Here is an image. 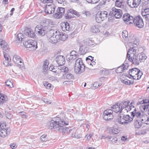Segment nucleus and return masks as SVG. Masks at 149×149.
Wrapping results in <instances>:
<instances>
[{
  "instance_id": "nucleus-62",
  "label": "nucleus",
  "mask_w": 149,
  "mask_h": 149,
  "mask_svg": "<svg viewBox=\"0 0 149 149\" xmlns=\"http://www.w3.org/2000/svg\"><path fill=\"white\" fill-rule=\"evenodd\" d=\"M112 138V136H105L104 135H102L101 139L107 138L108 140H111Z\"/></svg>"
},
{
  "instance_id": "nucleus-36",
  "label": "nucleus",
  "mask_w": 149,
  "mask_h": 149,
  "mask_svg": "<svg viewBox=\"0 0 149 149\" xmlns=\"http://www.w3.org/2000/svg\"><path fill=\"white\" fill-rule=\"evenodd\" d=\"M78 55H68L66 57L68 61H70L73 60L78 57Z\"/></svg>"
},
{
  "instance_id": "nucleus-20",
  "label": "nucleus",
  "mask_w": 149,
  "mask_h": 149,
  "mask_svg": "<svg viewBox=\"0 0 149 149\" xmlns=\"http://www.w3.org/2000/svg\"><path fill=\"white\" fill-rule=\"evenodd\" d=\"M139 119L142 123L149 124V118L147 115L143 114L142 113L141 116Z\"/></svg>"
},
{
  "instance_id": "nucleus-18",
  "label": "nucleus",
  "mask_w": 149,
  "mask_h": 149,
  "mask_svg": "<svg viewBox=\"0 0 149 149\" xmlns=\"http://www.w3.org/2000/svg\"><path fill=\"white\" fill-rule=\"evenodd\" d=\"M134 110L133 111L131 112V116L133 118L136 117V119H139L141 116L142 113L139 111L136 110V109L134 107V108H133Z\"/></svg>"
},
{
  "instance_id": "nucleus-42",
  "label": "nucleus",
  "mask_w": 149,
  "mask_h": 149,
  "mask_svg": "<svg viewBox=\"0 0 149 149\" xmlns=\"http://www.w3.org/2000/svg\"><path fill=\"white\" fill-rule=\"evenodd\" d=\"M134 8L137 7L140 4L141 0H134Z\"/></svg>"
},
{
  "instance_id": "nucleus-53",
  "label": "nucleus",
  "mask_w": 149,
  "mask_h": 149,
  "mask_svg": "<svg viewBox=\"0 0 149 149\" xmlns=\"http://www.w3.org/2000/svg\"><path fill=\"white\" fill-rule=\"evenodd\" d=\"M40 1L44 3H51L53 2V0H40Z\"/></svg>"
},
{
  "instance_id": "nucleus-54",
  "label": "nucleus",
  "mask_w": 149,
  "mask_h": 149,
  "mask_svg": "<svg viewBox=\"0 0 149 149\" xmlns=\"http://www.w3.org/2000/svg\"><path fill=\"white\" fill-rule=\"evenodd\" d=\"M117 139H118L116 137H113V138L112 137L110 140L111 141V142L113 144H114L116 143Z\"/></svg>"
},
{
  "instance_id": "nucleus-21",
  "label": "nucleus",
  "mask_w": 149,
  "mask_h": 149,
  "mask_svg": "<svg viewBox=\"0 0 149 149\" xmlns=\"http://www.w3.org/2000/svg\"><path fill=\"white\" fill-rule=\"evenodd\" d=\"M121 106L120 103H118L114 105H113L111 108L113 109V111L116 113L120 112V113H122V111L123 109H121Z\"/></svg>"
},
{
  "instance_id": "nucleus-2",
  "label": "nucleus",
  "mask_w": 149,
  "mask_h": 149,
  "mask_svg": "<svg viewBox=\"0 0 149 149\" xmlns=\"http://www.w3.org/2000/svg\"><path fill=\"white\" fill-rule=\"evenodd\" d=\"M54 33H50L47 35L48 41L52 44H55L59 41L61 40L64 41L67 38L63 34L61 35V33L56 30H54Z\"/></svg>"
},
{
  "instance_id": "nucleus-45",
  "label": "nucleus",
  "mask_w": 149,
  "mask_h": 149,
  "mask_svg": "<svg viewBox=\"0 0 149 149\" xmlns=\"http://www.w3.org/2000/svg\"><path fill=\"white\" fill-rule=\"evenodd\" d=\"M69 71V69L68 68L65 66H61V72L65 73H67Z\"/></svg>"
},
{
  "instance_id": "nucleus-10",
  "label": "nucleus",
  "mask_w": 149,
  "mask_h": 149,
  "mask_svg": "<svg viewBox=\"0 0 149 149\" xmlns=\"http://www.w3.org/2000/svg\"><path fill=\"white\" fill-rule=\"evenodd\" d=\"M133 23H134L136 26L139 28H142L144 25L143 19L140 15H138L134 18Z\"/></svg>"
},
{
  "instance_id": "nucleus-19",
  "label": "nucleus",
  "mask_w": 149,
  "mask_h": 149,
  "mask_svg": "<svg viewBox=\"0 0 149 149\" xmlns=\"http://www.w3.org/2000/svg\"><path fill=\"white\" fill-rule=\"evenodd\" d=\"M24 34L29 37L33 38L36 35L34 31L31 28H26L24 31Z\"/></svg>"
},
{
  "instance_id": "nucleus-58",
  "label": "nucleus",
  "mask_w": 149,
  "mask_h": 149,
  "mask_svg": "<svg viewBox=\"0 0 149 149\" xmlns=\"http://www.w3.org/2000/svg\"><path fill=\"white\" fill-rule=\"evenodd\" d=\"M6 85L8 86L9 87H10L11 88L13 87V84L10 81H6Z\"/></svg>"
},
{
  "instance_id": "nucleus-31",
  "label": "nucleus",
  "mask_w": 149,
  "mask_h": 149,
  "mask_svg": "<svg viewBox=\"0 0 149 149\" xmlns=\"http://www.w3.org/2000/svg\"><path fill=\"white\" fill-rule=\"evenodd\" d=\"M119 130L116 128L112 127L109 129V133L110 134H112L115 135L119 133Z\"/></svg>"
},
{
  "instance_id": "nucleus-37",
  "label": "nucleus",
  "mask_w": 149,
  "mask_h": 149,
  "mask_svg": "<svg viewBox=\"0 0 149 149\" xmlns=\"http://www.w3.org/2000/svg\"><path fill=\"white\" fill-rule=\"evenodd\" d=\"M141 104L140 106V109L142 111H146L148 110L147 104H142V103L139 102Z\"/></svg>"
},
{
  "instance_id": "nucleus-23",
  "label": "nucleus",
  "mask_w": 149,
  "mask_h": 149,
  "mask_svg": "<svg viewBox=\"0 0 149 149\" xmlns=\"http://www.w3.org/2000/svg\"><path fill=\"white\" fill-rule=\"evenodd\" d=\"M61 26L62 30L64 31H69L71 29L70 28L69 24L67 22L62 23Z\"/></svg>"
},
{
  "instance_id": "nucleus-6",
  "label": "nucleus",
  "mask_w": 149,
  "mask_h": 149,
  "mask_svg": "<svg viewBox=\"0 0 149 149\" xmlns=\"http://www.w3.org/2000/svg\"><path fill=\"white\" fill-rule=\"evenodd\" d=\"M128 73L130 76L135 80L140 79L143 74L142 72L136 68L130 69Z\"/></svg>"
},
{
  "instance_id": "nucleus-12",
  "label": "nucleus",
  "mask_w": 149,
  "mask_h": 149,
  "mask_svg": "<svg viewBox=\"0 0 149 149\" xmlns=\"http://www.w3.org/2000/svg\"><path fill=\"white\" fill-rule=\"evenodd\" d=\"M13 60L14 63L17 64L18 67L21 68L24 66L23 61L19 56L15 55L13 57Z\"/></svg>"
},
{
  "instance_id": "nucleus-49",
  "label": "nucleus",
  "mask_w": 149,
  "mask_h": 149,
  "mask_svg": "<svg viewBox=\"0 0 149 149\" xmlns=\"http://www.w3.org/2000/svg\"><path fill=\"white\" fill-rule=\"evenodd\" d=\"M93 57L91 56H89L86 58V61L88 64H89L90 62H91L92 60H93Z\"/></svg>"
},
{
  "instance_id": "nucleus-14",
  "label": "nucleus",
  "mask_w": 149,
  "mask_h": 149,
  "mask_svg": "<svg viewBox=\"0 0 149 149\" xmlns=\"http://www.w3.org/2000/svg\"><path fill=\"white\" fill-rule=\"evenodd\" d=\"M65 11V8L59 7L56 10V13L53 14V17L56 19L61 18L64 15Z\"/></svg>"
},
{
  "instance_id": "nucleus-33",
  "label": "nucleus",
  "mask_w": 149,
  "mask_h": 149,
  "mask_svg": "<svg viewBox=\"0 0 149 149\" xmlns=\"http://www.w3.org/2000/svg\"><path fill=\"white\" fill-rule=\"evenodd\" d=\"M91 31L93 33H98L100 32L98 25H93L91 28Z\"/></svg>"
},
{
  "instance_id": "nucleus-28",
  "label": "nucleus",
  "mask_w": 149,
  "mask_h": 149,
  "mask_svg": "<svg viewBox=\"0 0 149 149\" xmlns=\"http://www.w3.org/2000/svg\"><path fill=\"white\" fill-rule=\"evenodd\" d=\"M147 10H144L145 12H142V15L144 19H145L146 23H149V10L147 12Z\"/></svg>"
},
{
  "instance_id": "nucleus-57",
  "label": "nucleus",
  "mask_w": 149,
  "mask_h": 149,
  "mask_svg": "<svg viewBox=\"0 0 149 149\" xmlns=\"http://www.w3.org/2000/svg\"><path fill=\"white\" fill-rule=\"evenodd\" d=\"M3 54L5 60L7 61L8 62H10V59L8 58V54L4 52H3Z\"/></svg>"
},
{
  "instance_id": "nucleus-17",
  "label": "nucleus",
  "mask_w": 149,
  "mask_h": 149,
  "mask_svg": "<svg viewBox=\"0 0 149 149\" xmlns=\"http://www.w3.org/2000/svg\"><path fill=\"white\" fill-rule=\"evenodd\" d=\"M55 60L56 62L59 66H62L65 64V57L63 56L58 55L57 56Z\"/></svg>"
},
{
  "instance_id": "nucleus-3",
  "label": "nucleus",
  "mask_w": 149,
  "mask_h": 149,
  "mask_svg": "<svg viewBox=\"0 0 149 149\" xmlns=\"http://www.w3.org/2000/svg\"><path fill=\"white\" fill-rule=\"evenodd\" d=\"M139 41L134 37L131 39L130 41L129 42L128 45L130 46V48L127 52V57L128 59L129 58H131L136 54L137 49L136 47L139 45Z\"/></svg>"
},
{
  "instance_id": "nucleus-34",
  "label": "nucleus",
  "mask_w": 149,
  "mask_h": 149,
  "mask_svg": "<svg viewBox=\"0 0 149 149\" xmlns=\"http://www.w3.org/2000/svg\"><path fill=\"white\" fill-rule=\"evenodd\" d=\"M72 128V127H65V128H63V127L60 130H62L63 133H70L71 131H72V130H71ZM74 130V129H73V131Z\"/></svg>"
},
{
  "instance_id": "nucleus-55",
  "label": "nucleus",
  "mask_w": 149,
  "mask_h": 149,
  "mask_svg": "<svg viewBox=\"0 0 149 149\" xmlns=\"http://www.w3.org/2000/svg\"><path fill=\"white\" fill-rule=\"evenodd\" d=\"M72 82V81H66L63 82V84L64 85H69L71 84Z\"/></svg>"
},
{
  "instance_id": "nucleus-26",
  "label": "nucleus",
  "mask_w": 149,
  "mask_h": 149,
  "mask_svg": "<svg viewBox=\"0 0 149 149\" xmlns=\"http://www.w3.org/2000/svg\"><path fill=\"white\" fill-rule=\"evenodd\" d=\"M63 78L68 80L71 81L74 79V76L71 73H67L63 74Z\"/></svg>"
},
{
  "instance_id": "nucleus-22",
  "label": "nucleus",
  "mask_w": 149,
  "mask_h": 149,
  "mask_svg": "<svg viewBox=\"0 0 149 149\" xmlns=\"http://www.w3.org/2000/svg\"><path fill=\"white\" fill-rule=\"evenodd\" d=\"M10 129H1L0 130V136L5 137L10 134Z\"/></svg>"
},
{
  "instance_id": "nucleus-50",
  "label": "nucleus",
  "mask_w": 149,
  "mask_h": 149,
  "mask_svg": "<svg viewBox=\"0 0 149 149\" xmlns=\"http://www.w3.org/2000/svg\"><path fill=\"white\" fill-rule=\"evenodd\" d=\"M6 123L5 122H1L0 124V127L1 129H6L7 128L6 127Z\"/></svg>"
},
{
  "instance_id": "nucleus-16",
  "label": "nucleus",
  "mask_w": 149,
  "mask_h": 149,
  "mask_svg": "<svg viewBox=\"0 0 149 149\" xmlns=\"http://www.w3.org/2000/svg\"><path fill=\"white\" fill-rule=\"evenodd\" d=\"M134 17L132 16L128 13L124 14L123 17V19L126 24H131L132 23Z\"/></svg>"
},
{
  "instance_id": "nucleus-27",
  "label": "nucleus",
  "mask_w": 149,
  "mask_h": 149,
  "mask_svg": "<svg viewBox=\"0 0 149 149\" xmlns=\"http://www.w3.org/2000/svg\"><path fill=\"white\" fill-rule=\"evenodd\" d=\"M84 65L82 62V61L81 58H79L77 59L75 61V66H76V71H78V67H79L80 65Z\"/></svg>"
},
{
  "instance_id": "nucleus-1",
  "label": "nucleus",
  "mask_w": 149,
  "mask_h": 149,
  "mask_svg": "<svg viewBox=\"0 0 149 149\" xmlns=\"http://www.w3.org/2000/svg\"><path fill=\"white\" fill-rule=\"evenodd\" d=\"M68 125V123H65L63 120L58 117L53 118L49 124V129L55 131H58L63 127V126Z\"/></svg>"
},
{
  "instance_id": "nucleus-46",
  "label": "nucleus",
  "mask_w": 149,
  "mask_h": 149,
  "mask_svg": "<svg viewBox=\"0 0 149 149\" xmlns=\"http://www.w3.org/2000/svg\"><path fill=\"white\" fill-rule=\"evenodd\" d=\"M122 36L123 38L127 37L128 36V32L126 30H124L122 32Z\"/></svg>"
},
{
  "instance_id": "nucleus-60",
  "label": "nucleus",
  "mask_w": 149,
  "mask_h": 149,
  "mask_svg": "<svg viewBox=\"0 0 149 149\" xmlns=\"http://www.w3.org/2000/svg\"><path fill=\"white\" fill-rule=\"evenodd\" d=\"M140 102L142 103V104L148 105L149 103V100H143Z\"/></svg>"
},
{
  "instance_id": "nucleus-39",
  "label": "nucleus",
  "mask_w": 149,
  "mask_h": 149,
  "mask_svg": "<svg viewBox=\"0 0 149 149\" xmlns=\"http://www.w3.org/2000/svg\"><path fill=\"white\" fill-rule=\"evenodd\" d=\"M68 13H70V14H74V15L78 17L79 16V15L78 12L77 11L74 10L73 9H70L68 10Z\"/></svg>"
},
{
  "instance_id": "nucleus-64",
  "label": "nucleus",
  "mask_w": 149,
  "mask_h": 149,
  "mask_svg": "<svg viewBox=\"0 0 149 149\" xmlns=\"http://www.w3.org/2000/svg\"><path fill=\"white\" fill-rule=\"evenodd\" d=\"M9 62H5L3 63V64L5 65L6 66H12V63H10Z\"/></svg>"
},
{
  "instance_id": "nucleus-29",
  "label": "nucleus",
  "mask_w": 149,
  "mask_h": 149,
  "mask_svg": "<svg viewBox=\"0 0 149 149\" xmlns=\"http://www.w3.org/2000/svg\"><path fill=\"white\" fill-rule=\"evenodd\" d=\"M85 65H80L79 67H78V71H76V66L74 67V71L75 73L77 74H80L81 73L85 71Z\"/></svg>"
},
{
  "instance_id": "nucleus-52",
  "label": "nucleus",
  "mask_w": 149,
  "mask_h": 149,
  "mask_svg": "<svg viewBox=\"0 0 149 149\" xmlns=\"http://www.w3.org/2000/svg\"><path fill=\"white\" fill-rule=\"evenodd\" d=\"M0 45L4 49H6L8 47V45L6 42H4L3 44H1Z\"/></svg>"
},
{
  "instance_id": "nucleus-8",
  "label": "nucleus",
  "mask_w": 149,
  "mask_h": 149,
  "mask_svg": "<svg viewBox=\"0 0 149 149\" xmlns=\"http://www.w3.org/2000/svg\"><path fill=\"white\" fill-rule=\"evenodd\" d=\"M122 12L120 9L116 8L115 7H113L112 8V11L108 15V20L109 21L111 20V19L110 18L111 17H115L116 18H119L122 16Z\"/></svg>"
},
{
  "instance_id": "nucleus-61",
  "label": "nucleus",
  "mask_w": 149,
  "mask_h": 149,
  "mask_svg": "<svg viewBox=\"0 0 149 149\" xmlns=\"http://www.w3.org/2000/svg\"><path fill=\"white\" fill-rule=\"evenodd\" d=\"M121 81L122 83L128 85L129 80L127 79H125L124 80H122Z\"/></svg>"
},
{
  "instance_id": "nucleus-25",
  "label": "nucleus",
  "mask_w": 149,
  "mask_h": 149,
  "mask_svg": "<svg viewBox=\"0 0 149 149\" xmlns=\"http://www.w3.org/2000/svg\"><path fill=\"white\" fill-rule=\"evenodd\" d=\"M74 130L71 131L70 133H71V136L74 138L79 139L81 137V135L80 134H78L75 127H72L71 130Z\"/></svg>"
},
{
  "instance_id": "nucleus-9",
  "label": "nucleus",
  "mask_w": 149,
  "mask_h": 149,
  "mask_svg": "<svg viewBox=\"0 0 149 149\" xmlns=\"http://www.w3.org/2000/svg\"><path fill=\"white\" fill-rule=\"evenodd\" d=\"M24 45L26 48H30V50H34L37 48V42L32 40H29L23 43Z\"/></svg>"
},
{
  "instance_id": "nucleus-38",
  "label": "nucleus",
  "mask_w": 149,
  "mask_h": 149,
  "mask_svg": "<svg viewBox=\"0 0 149 149\" xmlns=\"http://www.w3.org/2000/svg\"><path fill=\"white\" fill-rule=\"evenodd\" d=\"M139 120V119H136L134 122L135 127L136 128H139L142 125V123Z\"/></svg>"
},
{
  "instance_id": "nucleus-35",
  "label": "nucleus",
  "mask_w": 149,
  "mask_h": 149,
  "mask_svg": "<svg viewBox=\"0 0 149 149\" xmlns=\"http://www.w3.org/2000/svg\"><path fill=\"white\" fill-rule=\"evenodd\" d=\"M23 38L24 36L21 33H19L17 34L15 41H17V42H21L22 41Z\"/></svg>"
},
{
  "instance_id": "nucleus-11",
  "label": "nucleus",
  "mask_w": 149,
  "mask_h": 149,
  "mask_svg": "<svg viewBox=\"0 0 149 149\" xmlns=\"http://www.w3.org/2000/svg\"><path fill=\"white\" fill-rule=\"evenodd\" d=\"M130 101L129 100L125 101L122 102L120 104L121 106V109H123L125 108V110H127V112H128L129 111L131 110L134 108V106L132 105L133 104V102H131L130 104Z\"/></svg>"
},
{
  "instance_id": "nucleus-4",
  "label": "nucleus",
  "mask_w": 149,
  "mask_h": 149,
  "mask_svg": "<svg viewBox=\"0 0 149 149\" xmlns=\"http://www.w3.org/2000/svg\"><path fill=\"white\" fill-rule=\"evenodd\" d=\"M147 58L146 54L142 53L136 54L132 57L129 58V59L128 60L134 64L138 65L140 63L144 61Z\"/></svg>"
},
{
  "instance_id": "nucleus-24",
  "label": "nucleus",
  "mask_w": 149,
  "mask_h": 149,
  "mask_svg": "<svg viewBox=\"0 0 149 149\" xmlns=\"http://www.w3.org/2000/svg\"><path fill=\"white\" fill-rule=\"evenodd\" d=\"M128 67V65H125L124 64L118 67L116 70V72L117 73H119L123 72L125 70L127 69Z\"/></svg>"
},
{
  "instance_id": "nucleus-32",
  "label": "nucleus",
  "mask_w": 149,
  "mask_h": 149,
  "mask_svg": "<svg viewBox=\"0 0 149 149\" xmlns=\"http://www.w3.org/2000/svg\"><path fill=\"white\" fill-rule=\"evenodd\" d=\"M94 41L92 39H88L84 40V45L90 46L94 44Z\"/></svg>"
},
{
  "instance_id": "nucleus-41",
  "label": "nucleus",
  "mask_w": 149,
  "mask_h": 149,
  "mask_svg": "<svg viewBox=\"0 0 149 149\" xmlns=\"http://www.w3.org/2000/svg\"><path fill=\"white\" fill-rule=\"evenodd\" d=\"M115 6L119 8L123 7V1H116L115 2Z\"/></svg>"
},
{
  "instance_id": "nucleus-43",
  "label": "nucleus",
  "mask_w": 149,
  "mask_h": 149,
  "mask_svg": "<svg viewBox=\"0 0 149 149\" xmlns=\"http://www.w3.org/2000/svg\"><path fill=\"white\" fill-rule=\"evenodd\" d=\"M56 70L55 71V74H58L60 73L61 72V66L58 65V67H56Z\"/></svg>"
},
{
  "instance_id": "nucleus-56",
  "label": "nucleus",
  "mask_w": 149,
  "mask_h": 149,
  "mask_svg": "<svg viewBox=\"0 0 149 149\" xmlns=\"http://www.w3.org/2000/svg\"><path fill=\"white\" fill-rule=\"evenodd\" d=\"M5 115L6 117L8 119H10L12 118V115L8 112L6 113Z\"/></svg>"
},
{
  "instance_id": "nucleus-40",
  "label": "nucleus",
  "mask_w": 149,
  "mask_h": 149,
  "mask_svg": "<svg viewBox=\"0 0 149 149\" xmlns=\"http://www.w3.org/2000/svg\"><path fill=\"white\" fill-rule=\"evenodd\" d=\"M40 140L43 142H45L48 140L47 135L44 134L42 135L40 137Z\"/></svg>"
},
{
  "instance_id": "nucleus-59",
  "label": "nucleus",
  "mask_w": 149,
  "mask_h": 149,
  "mask_svg": "<svg viewBox=\"0 0 149 149\" xmlns=\"http://www.w3.org/2000/svg\"><path fill=\"white\" fill-rule=\"evenodd\" d=\"M70 14V13H68V11L67 12V13H66L65 14V17L66 19H70L72 17L71 16V15H70L69 14Z\"/></svg>"
},
{
  "instance_id": "nucleus-51",
  "label": "nucleus",
  "mask_w": 149,
  "mask_h": 149,
  "mask_svg": "<svg viewBox=\"0 0 149 149\" xmlns=\"http://www.w3.org/2000/svg\"><path fill=\"white\" fill-rule=\"evenodd\" d=\"M49 70L50 71H52L55 74V71H56V67L54 66L53 65H52L50 66L49 67Z\"/></svg>"
},
{
  "instance_id": "nucleus-5",
  "label": "nucleus",
  "mask_w": 149,
  "mask_h": 149,
  "mask_svg": "<svg viewBox=\"0 0 149 149\" xmlns=\"http://www.w3.org/2000/svg\"><path fill=\"white\" fill-rule=\"evenodd\" d=\"M36 31L38 34L42 36H44L45 34L47 35L49 33H54V30L51 29L49 25L45 26L43 27L42 25H37L35 28Z\"/></svg>"
},
{
  "instance_id": "nucleus-63",
  "label": "nucleus",
  "mask_w": 149,
  "mask_h": 149,
  "mask_svg": "<svg viewBox=\"0 0 149 149\" xmlns=\"http://www.w3.org/2000/svg\"><path fill=\"white\" fill-rule=\"evenodd\" d=\"M110 115H107L106 118H103L104 120H111V119H112L113 118V116L112 117H110L109 116Z\"/></svg>"
},
{
  "instance_id": "nucleus-30",
  "label": "nucleus",
  "mask_w": 149,
  "mask_h": 149,
  "mask_svg": "<svg viewBox=\"0 0 149 149\" xmlns=\"http://www.w3.org/2000/svg\"><path fill=\"white\" fill-rule=\"evenodd\" d=\"M113 111L110 109H107L105 110L103 113V118H106L107 115H110V117H112L113 116Z\"/></svg>"
},
{
  "instance_id": "nucleus-15",
  "label": "nucleus",
  "mask_w": 149,
  "mask_h": 149,
  "mask_svg": "<svg viewBox=\"0 0 149 149\" xmlns=\"http://www.w3.org/2000/svg\"><path fill=\"white\" fill-rule=\"evenodd\" d=\"M123 121L121 120H118V123L123 125L128 124L131 122L133 120V118L131 117L128 115H123L122 116Z\"/></svg>"
},
{
  "instance_id": "nucleus-7",
  "label": "nucleus",
  "mask_w": 149,
  "mask_h": 149,
  "mask_svg": "<svg viewBox=\"0 0 149 149\" xmlns=\"http://www.w3.org/2000/svg\"><path fill=\"white\" fill-rule=\"evenodd\" d=\"M108 14L105 11H98L96 15L95 20L97 23H99L106 19Z\"/></svg>"
},
{
  "instance_id": "nucleus-44",
  "label": "nucleus",
  "mask_w": 149,
  "mask_h": 149,
  "mask_svg": "<svg viewBox=\"0 0 149 149\" xmlns=\"http://www.w3.org/2000/svg\"><path fill=\"white\" fill-rule=\"evenodd\" d=\"M133 1L134 0H127L128 5L132 8H134V3Z\"/></svg>"
},
{
  "instance_id": "nucleus-48",
  "label": "nucleus",
  "mask_w": 149,
  "mask_h": 149,
  "mask_svg": "<svg viewBox=\"0 0 149 149\" xmlns=\"http://www.w3.org/2000/svg\"><path fill=\"white\" fill-rule=\"evenodd\" d=\"M85 47L84 46H81L79 48V51H81L80 53H81V54H84L86 53L87 52V50H83V49Z\"/></svg>"
},
{
  "instance_id": "nucleus-13",
  "label": "nucleus",
  "mask_w": 149,
  "mask_h": 149,
  "mask_svg": "<svg viewBox=\"0 0 149 149\" xmlns=\"http://www.w3.org/2000/svg\"><path fill=\"white\" fill-rule=\"evenodd\" d=\"M56 6L53 3L46 4L45 6V12L46 13L51 14L54 13Z\"/></svg>"
},
{
  "instance_id": "nucleus-47",
  "label": "nucleus",
  "mask_w": 149,
  "mask_h": 149,
  "mask_svg": "<svg viewBox=\"0 0 149 149\" xmlns=\"http://www.w3.org/2000/svg\"><path fill=\"white\" fill-rule=\"evenodd\" d=\"M44 86L47 89H51L52 85L47 82H45L44 84Z\"/></svg>"
}]
</instances>
